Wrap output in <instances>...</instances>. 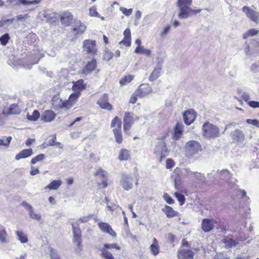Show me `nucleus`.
<instances>
[{"label":"nucleus","mask_w":259,"mask_h":259,"mask_svg":"<svg viewBox=\"0 0 259 259\" xmlns=\"http://www.w3.org/2000/svg\"><path fill=\"white\" fill-rule=\"evenodd\" d=\"M250 70L253 72H259V62L252 64L250 67Z\"/></svg>","instance_id":"nucleus-57"},{"label":"nucleus","mask_w":259,"mask_h":259,"mask_svg":"<svg viewBox=\"0 0 259 259\" xmlns=\"http://www.w3.org/2000/svg\"><path fill=\"white\" fill-rule=\"evenodd\" d=\"M163 198L166 202L168 204H171L174 203V199L166 193L163 195Z\"/></svg>","instance_id":"nucleus-59"},{"label":"nucleus","mask_w":259,"mask_h":259,"mask_svg":"<svg viewBox=\"0 0 259 259\" xmlns=\"http://www.w3.org/2000/svg\"><path fill=\"white\" fill-rule=\"evenodd\" d=\"M130 151L125 149H122L120 150L118 159L120 161L127 160L130 159Z\"/></svg>","instance_id":"nucleus-28"},{"label":"nucleus","mask_w":259,"mask_h":259,"mask_svg":"<svg viewBox=\"0 0 259 259\" xmlns=\"http://www.w3.org/2000/svg\"><path fill=\"white\" fill-rule=\"evenodd\" d=\"M49 251L51 259H62L56 249L51 247Z\"/></svg>","instance_id":"nucleus-38"},{"label":"nucleus","mask_w":259,"mask_h":259,"mask_svg":"<svg viewBox=\"0 0 259 259\" xmlns=\"http://www.w3.org/2000/svg\"><path fill=\"white\" fill-rule=\"evenodd\" d=\"M151 252L154 255H156L158 254L159 246L158 244H152L150 247Z\"/></svg>","instance_id":"nucleus-49"},{"label":"nucleus","mask_w":259,"mask_h":259,"mask_svg":"<svg viewBox=\"0 0 259 259\" xmlns=\"http://www.w3.org/2000/svg\"><path fill=\"white\" fill-rule=\"evenodd\" d=\"M52 104L55 109L58 110L67 107V103L64 102L57 96H54L52 99Z\"/></svg>","instance_id":"nucleus-15"},{"label":"nucleus","mask_w":259,"mask_h":259,"mask_svg":"<svg viewBox=\"0 0 259 259\" xmlns=\"http://www.w3.org/2000/svg\"><path fill=\"white\" fill-rule=\"evenodd\" d=\"M163 211L168 218H173L177 216L178 214V213L175 211L171 207L167 205L165 206L163 209Z\"/></svg>","instance_id":"nucleus-29"},{"label":"nucleus","mask_w":259,"mask_h":259,"mask_svg":"<svg viewBox=\"0 0 259 259\" xmlns=\"http://www.w3.org/2000/svg\"><path fill=\"white\" fill-rule=\"evenodd\" d=\"M91 218V217L90 215L84 216L80 218L75 222L72 223L73 235V240L78 247L80 245L81 242V230L79 227V225L80 223H83L88 222Z\"/></svg>","instance_id":"nucleus-3"},{"label":"nucleus","mask_w":259,"mask_h":259,"mask_svg":"<svg viewBox=\"0 0 259 259\" xmlns=\"http://www.w3.org/2000/svg\"><path fill=\"white\" fill-rule=\"evenodd\" d=\"M134 52L137 54H142L147 56H149L151 54V51L149 49L144 48L143 46L137 47L135 50Z\"/></svg>","instance_id":"nucleus-34"},{"label":"nucleus","mask_w":259,"mask_h":259,"mask_svg":"<svg viewBox=\"0 0 259 259\" xmlns=\"http://www.w3.org/2000/svg\"><path fill=\"white\" fill-rule=\"evenodd\" d=\"M73 30L75 32V35L82 34L85 30L86 26L82 24L80 21H75L74 24L72 25Z\"/></svg>","instance_id":"nucleus-22"},{"label":"nucleus","mask_w":259,"mask_h":259,"mask_svg":"<svg viewBox=\"0 0 259 259\" xmlns=\"http://www.w3.org/2000/svg\"><path fill=\"white\" fill-rule=\"evenodd\" d=\"M202 136L207 139H214L221 136V132L218 126L209 122L203 123L202 127Z\"/></svg>","instance_id":"nucleus-2"},{"label":"nucleus","mask_w":259,"mask_h":259,"mask_svg":"<svg viewBox=\"0 0 259 259\" xmlns=\"http://www.w3.org/2000/svg\"><path fill=\"white\" fill-rule=\"evenodd\" d=\"M18 2L23 5H30L33 4H37L40 2V0L26 1V0H18Z\"/></svg>","instance_id":"nucleus-46"},{"label":"nucleus","mask_w":259,"mask_h":259,"mask_svg":"<svg viewBox=\"0 0 259 259\" xmlns=\"http://www.w3.org/2000/svg\"><path fill=\"white\" fill-rule=\"evenodd\" d=\"M258 33V31L255 29H251L248 30L246 32H245L243 35V39H246L249 36H253L256 35Z\"/></svg>","instance_id":"nucleus-41"},{"label":"nucleus","mask_w":259,"mask_h":259,"mask_svg":"<svg viewBox=\"0 0 259 259\" xmlns=\"http://www.w3.org/2000/svg\"><path fill=\"white\" fill-rule=\"evenodd\" d=\"M131 38L124 37L123 39L120 42V44H124L126 47H130L131 45Z\"/></svg>","instance_id":"nucleus-62"},{"label":"nucleus","mask_w":259,"mask_h":259,"mask_svg":"<svg viewBox=\"0 0 259 259\" xmlns=\"http://www.w3.org/2000/svg\"><path fill=\"white\" fill-rule=\"evenodd\" d=\"M97 67V61L95 59H93L91 61L88 62L85 67L82 69V72L85 74H90L95 70Z\"/></svg>","instance_id":"nucleus-17"},{"label":"nucleus","mask_w":259,"mask_h":259,"mask_svg":"<svg viewBox=\"0 0 259 259\" xmlns=\"http://www.w3.org/2000/svg\"><path fill=\"white\" fill-rule=\"evenodd\" d=\"M196 115L195 112L192 110H188L183 114V118L185 123L187 125H190L194 121Z\"/></svg>","instance_id":"nucleus-13"},{"label":"nucleus","mask_w":259,"mask_h":259,"mask_svg":"<svg viewBox=\"0 0 259 259\" xmlns=\"http://www.w3.org/2000/svg\"><path fill=\"white\" fill-rule=\"evenodd\" d=\"M122 122L121 119L117 116H115L112 120L111 127L116 130L121 129Z\"/></svg>","instance_id":"nucleus-31"},{"label":"nucleus","mask_w":259,"mask_h":259,"mask_svg":"<svg viewBox=\"0 0 259 259\" xmlns=\"http://www.w3.org/2000/svg\"><path fill=\"white\" fill-rule=\"evenodd\" d=\"M85 85L83 83V80L82 79H79L75 82H73L72 86V90L74 92H78L80 93L81 91L85 89Z\"/></svg>","instance_id":"nucleus-27"},{"label":"nucleus","mask_w":259,"mask_h":259,"mask_svg":"<svg viewBox=\"0 0 259 259\" xmlns=\"http://www.w3.org/2000/svg\"><path fill=\"white\" fill-rule=\"evenodd\" d=\"M95 175L100 176L103 178H106L107 177V173L106 171L100 168L96 170Z\"/></svg>","instance_id":"nucleus-54"},{"label":"nucleus","mask_w":259,"mask_h":259,"mask_svg":"<svg viewBox=\"0 0 259 259\" xmlns=\"http://www.w3.org/2000/svg\"><path fill=\"white\" fill-rule=\"evenodd\" d=\"M113 132L114 135L116 142L118 144L121 143L122 141V135L121 129L116 130V128L113 129Z\"/></svg>","instance_id":"nucleus-33"},{"label":"nucleus","mask_w":259,"mask_h":259,"mask_svg":"<svg viewBox=\"0 0 259 259\" xmlns=\"http://www.w3.org/2000/svg\"><path fill=\"white\" fill-rule=\"evenodd\" d=\"M154 153L157 156H160V159L165 158L168 155V151L163 139L159 140L157 142L155 148Z\"/></svg>","instance_id":"nucleus-7"},{"label":"nucleus","mask_w":259,"mask_h":259,"mask_svg":"<svg viewBox=\"0 0 259 259\" xmlns=\"http://www.w3.org/2000/svg\"><path fill=\"white\" fill-rule=\"evenodd\" d=\"M80 93L78 92H75L70 95L69 97V100L70 102H73L75 101L79 96Z\"/></svg>","instance_id":"nucleus-58"},{"label":"nucleus","mask_w":259,"mask_h":259,"mask_svg":"<svg viewBox=\"0 0 259 259\" xmlns=\"http://www.w3.org/2000/svg\"><path fill=\"white\" fill-rule=\"evenodd\" d=\"M175 195L176 197L177 198L178 200L179 201L180 205H182L184 203L185 201V198L184 195L178 192H175Z\"/></svg>","instance_id":"nucleus-50"},{"label":"nucleus","mask_w":259,"mask_h":259,"mask_svg":"<svg viewBox=\"0 0 259 259\" xmlns=\"http://www.w3.org/2000/svg\"><path fill=\"white\" fill-rule=\"evenodd\" d=\"M14 19H2L0 20V27H3L6 28L10 25L12 24L13 22Z\"/></svg>","instance_id":"nucleus-42"},{"label":"nucleus","mask_w":259,"mask_h":259,"mask_svg":"<svg viewBox=\"0 0 259 259\" xmlns=\"http://www.w3.org/2000/svg\"><path fill=\"white\" fill-rule=\"evenodd\" d=\"M10 36L9 34L5 33L4 35L0 37L1 44L3 46H5L7 45Z\"/></svg>","instance_id":"nucleus-45"},{"label":"nucleus","mask_w":259,"mask_h":259,"mask_svg":"<svg viewBox=\"0 0 259 259\" xmlns=\"http://www.w3.org/2000/svg\"><path fill=\"white\" fill-rule=\"evenodd\" d=\"M162 60L158 61L156 66L149 77L150 81H154L159 77L162 68Z\"/></svg>","instance_id":"nucleus-14"},{"label":"nucleus","mask_w":259,"mask_h":259,"mask_svg":"<svg viewBox=\"0 0 259 259\" xmlns=\"http://www.w3.org/2000/svg\"><path fill=\"white\" fill-rule=\"evenodd\" d=\"M214 227L213 220L208 219H203L201 223V228L205 232H208L211 231Z\"/></svg>","instance_id":"nucleus-16"},{"label":"nucleus","mask_w":259,"mask_h":259,"mask_svg":"<svg viewBox=\"0 0 259 259\" xmlns=\"http://www.w3.org/2000/svg\"><path fill=\"white\" fill-rule=\"evenodd\" d=\"M174 162L171 159H167L166 161V167L170 169L174 166Z\"/></svg>","instance_id":"nucleus-63"},{"label":"nucleus","mask_w":259,"mask_h":259,"mask_svg":"<svg viewBox=\"0 0 259 259\" xmlns=\"http://www.w3.org/2000/svg\"><path fill=\"white\" fill-rule=\"evenodd\" d=\"M208 177L210 182H213L219 180H227L230 177V173L228 170L224 169L221 171H212L208 174Z\"/></svg>","instance_id":"nucleus-6"},{"label":"nucleus","mask_w":259,"mask_h":259,"mask_svg":"<svg viewBox=\"0 0 259 259\" xmlns=\"http://www.w3.org/2000/svg\"><path fill=\"white\" fill-rule=\"evenodd\" d=\"M189 175H193V179L197 183H205V177L204 174L198 172H192L191 171L189 172Z\"/></svg>","instance_id":"nucleus-25"},{"label":"nucleus","mask_w":259,"mask_h":259,"mask_svg":"<svg viewBox=\"0 0 259 259\" xmlns=\"http://www.w3.org/2000/svg\"><path fill=\"white\" fill-rule=\"evenodd\" d=\"M101 252V256L104 259H114V256L110 252L105 249V248H102L100 249Z\"/></svg>","instance_id":"nucleus-35"},{"label":"nucleus","mask_w":259,"mask_h":259,"mask_svg":"<svg viewBox=\"0 0 259 259\" xmlns=\"http://www.w3.org/2000/svg\"><path fill=\"white\" fill-rule=\"evenodd\" d=\"M9 237L6 230L3 227H2V228L0 229V242L2 244H6L9 243Z\"/></svg>","instance_id":"nucleus-26"},{"label":"nucleus","mask_w":259,"mask_h":259,"mask_svg":"<svg viewBox=\"0 0 259 259\" xmlns=\"http://www.w3.org/2000/svg\"><path fill=\"white\" fill-rule=\"evenodd\" d=\"M62 24L66 26H69L73 23V17H60Z\"/></svg>","instance_id":"nucleus-43"},{"label":"nucleus","mask_w":259,"mask_h":259,"mask_svg":"<svg viewBox=\"0 0 259 259\" xmlns=\"http://www.w3.org/2000/svg\"><path fill=\"white\" fill-rule=\"evenodd\" d=\"M194 253L191 250L182 249L178 252V258L192 259Z\"/></svg>","instance_id":"nucleus-19"},{"label":"nucleus","mask_w":259,"mask_h":259,"mask_svg":"<svg viewBox=\"0 0 259 259\" xmlns=\"http://www.w3.org/2000/svg\"><path fill=\"white\" fill-rule=\"evenodd\" d=\"M224 246L228 249L235 247L238 244V242L233 240L228 236H225L222 240Z\"/></svg>","instance_id":"nucleus-20"},{"label":"nucleus","mask_w":259,"mask_h":259,"mask_svg":"<svg viewBox=\"0 0 259 259\" xmlns=\"http://www.w3.org/2000/svg\"><path fill=\"white\" fill-rule=\"evenodd\" d=\"M182 132V131L181 130V127H180L178 125H177L175 129V134L174 135V138L175 140H178L180 138Z\"/></svg>","instance_id":"nucleus-56"},{"label":"nucleus","mask_w":259,"mask_h":259,"mask_svg":"<svg viewBox=\"0 0 259 259\" xmlns=\"http://www.w3.org/2000/svg\"><path fill=\"white\" fill-rule=\"evenodd\" d=\"M40 117V114L39 112L36 110H35L32 115L27 114V118L28 120L30 121H36L39 117Z\"/></svg>","instance_id":"nucleus-36"},{"label":"nucleus","mask_w":259,"mask_h":259,"mask_svg":"<svg viewBox=\"0 0 259 259\" xmlns=\"http://www.w3.org/2000/svg\"><path fill=\"white\" fill-rule=\"evenodd\" d=\"M20 112V110L16 104H12L8 108H5L3 110V114L5 115L10 114H17Z\"/></svg>","instance_id":"nucleus-21"},{"label":"nucleus","mask_w":259,"mask_h":259,"mask_svg":"<svg viewBox=\"0 0 259 259\" xmlns=\"http://www.w3.org/2000/svg\"><path fill=\"white\" fill-rule=\"evenodd\" d=\"M113 56V54L110 51L106 50L104 53V59L107 61H109Z\"/></svg>","instance_id":"nucleus-55"},{"label":"nucleus","mask_w":259,"mask_h":259,"mask_svg":"<svg viewBox=\"0 0 259 259\" xmlns=\"http://www.w3.org/2000/svg\"><path fill=\"white\" fill-rule=\"evenodd\" d=\"M12 137H3L2 139H0V146H4L8 147L12 140Z\"/></svg>","instance_id":"nucleus-37"},{"label":"nucleus","mask_w":259,"mask_h":259,"mask_svg":"<svg viewBox=\"0 0 259 259\" xmlns=\"http://www.w3.org/2000/svg\"><path fill=\"white\" fill-rule=\"evenodd\" d=\"M44 158L45 155L44 154H38L31 159V163L34 164L37 162L42 161Z\"/></svg>","instance_id":"nucleus-47"},{"label":"nucleus","mask_w":259,"mask_h":259,"mask_svg":"<svg viewBox=\"0 0 259 259\" xmlns=\"http://www.w3.org/2000/svg\"><path fill=\"white\" fill-rule=\"evenodd\" d=\"M185 17H179V19L178 20H174L171 21V25L175 27V28L184 24V22L183 21V19Z\"/></svg>","instance_id":"nucleus-48"},{"label":"nucleus","mask_w":259,"mask_h":259,"mask_svg":"<svg viewBox=\"0 0 259 259\" xmlns=\"http://www.w3.org/2000/svg\"><path fill=\"white\" fill-rule=\"evenodd\" d=\"M192 0H178L177 6L180 10L178 16L196 15L200 12L201 9H193L190 7Z\"/></svg>","instance_id":"nucleus-1"},{"label":"nucleus","mask_w":259,"mask_h":259,"mask_svg":"<svg viewBox=\"0 0 259 259\" xmlns=\"http://www.w3.org/2000/svg\"><path fill=\"white\" fill-rule=\"evenodd\" d=\"M16 234L18 237V239L22 243H26L28 242V238L26 234L24 232L21 231H17Z\"/></svg>","instance_id":"nucleus-32"},{"label":"nucleus","mask_w":259,"mask_h":259,"mask_svg":"<svg viewBox=\"0 0 259 259\" xmlns=\"http://www.w3.org/2000/svg\"><path fill=\"white\" fill-rule=\"evenodd\" d=\"M103 248H105L106 250L109 249L115 248L117 250H120V247L116 243L112 244H107L106 243L104 245V247Z\"/></svg>","instance_id":"nucleus-51"},{"label":"nucleus","mask_w":259,"mask_h":259,"mask_svg":"<svg viewBox=\"0 0 259 259\" xmlns=\"http://www.w3.org/2000/svg\"><path fill=\"white\" fill-rule=\"evenodd\" d=\"M134 78L133 75H127L125 76L122 79H121L119 83L121 85H125L127 83L130 82Z\"/></svg>","instance_id":"nucleus-44"},{"label":"nucleus","mask_w":259,"mask_h":259,"mask_svg":"<svg viewBox=\"0 0 259 259\" xmlns=\"http://www.w3.org/2000/svg\"><path fill=\"white\" fill-rule=\"evenodd\" d=\"M33 154L32 149H26L22 150L15 156V159L19 160L21 159L26 158Z\"/></svg>","instance_id":"nucleus-23"},{"label":"nucleus","mask_w":259,"mask_h":259,"mask_svg":"<svg viewBox=\"0 0 259 259\" xmlns=\"http://www.w3.org/2000/svg\"><path fill=\"white\" fill-rule=\"evenodd\" d=\"M83 49L87 53L95 55L97 54V49L95 40L85 39L83 41Z\"/></svg>","instance_id":"nucleus-9"},{"label":"nucleus","mask_w":259,"mask_h":259,"mask_svg":"<svg viewBox=\"0 0 259 259\" xmlns=\"http://www.w3.org/2000/svg\"><path fill=\"white\" fill-rule=\"evenodd\" d=\"M98 226L101 230L109 234L112 237H116V234L114 231L113 230L110 225L106 223L101 222L98 224Z\"/></svg>","instance_id":"nucleus-18"},{"label":"nucleus","mask_w":259,"mask_h":259,"mask_svg":"<svg viewBox=\"0 0 259 259\" xmlns=\"http://www.w3.org/2000/svg\"><path fill=\"white\" fill-rule=\"evenodd\" d=\"M152 92V89L148 84H142L135 92V95L139 96V97H144Z\"/></svg>","instance_id":"nucleus-11"},{"label":"nucleus","mask_w":259,"mask_h":259,"mask_svg":"<svg viewBox=\"0 0 259 259\" xmlns=\"http://www.w3.org/2000/svg\"><path fill=\"white\" fill-rule=\"evenodd\" d=\"M202 150L201 145L195 141H190L186 145V155L188 157H192L198 154Z\"/></svg>","instance_id":"nucleus-4"},{"label":"nucleus","mask_w":259,"mask_h":259,"mask_svg":"<svg viewBox=\"0 0 259 259\" xmlns=\"http://www.w3.org/2000/svg\"><path fill=\"white\" fill-rule=\"evenodd\" d=\"M90 16H100L95 7H92L90 9Z\"/></svg>","instance_id":"nucleus-61"},{"label":"nucleus","mask_w":259,"mask_h":259,"mask_svg":"<svg viewBox=\"0 0 259 259\" xmlns=\"http://www.w3.org/2000/svg\"><path fill=\"white\" fill-rule=\"evenodd\" d=\"M62 182L61 180H54L49 185L45 187V189L50 190H57L62 185Z\"/></svg>","instance_id":"nucleus-30"},{"label":"nucleus","mask_w":259,"mask_h":259,"mask_svg":"<svg viewBox=\"0 0 259 259\" xmlns=\"http://www.w3.org/2000/svg\"><path fill=\"white\" fill-rule=\"evenodd\" d=\"M56 117L55 113L51 110L45 111L41 115V118L45 122H51Z\"/></svg>","instance_id":"nucleus-24"},{"label":"nucleus","mask_w":259,"mask_h":259,"mask_svg":"<svg viewBox=\"0 0 259 259\" xmlns=\"http://www.w3.org/2000/svg\"><path fill=\"white\" fill-rule=\"evenodd\" d=\"M242 11L247 15V16H256L255 12L247 6H244L242 8Z\"/></svg>","instance_id":"nucleus-40"},{"label":"nucleus","mask_w":259,"mask_h":259,"mask_svg":"<svg viewBox=\"0 0 259 259\" xmlns=\"http://www.w3.org/2000/svg\"><path fill=\"white\" fill-rule=\"evenodd\" d=\"M119 9L122 13L126 16L131 15L133 12V9L132 8L127 9L124 7H120Z\"/></svg>","instance_id":"nucleus-52"},{"label":"nucleus","mask_w":259,"mask_h":259,"mask_svg":"<svg viewBox=\"0 0 259 259\" xmlns=\"http://www.w3.org/2000/svg\"><path fill=\"white\" fill-rule=\"evenodd\" d=\"M248 104L252 108H259V102L255 101H248Z\"/></svg>","instance_id":"nucleus-64"},{"label":"nucleus","mask_w":259,"mask_h":259,"mask_svg":"<svg viewBox=\"0 0 259 259\" xmlns=\"http://www.w3.org/2000/svg\"><path fill=\"white\" fill-rule=\"evenodd\" d=\"M97 103L102 109L108 111H111L112 109V106L109 103L108 95L106 94H103Z\"/></svg>","instance_id":"nucleus-12"},{"label":"nucleus","mask_w":259,"mask_h":259,"mask_svg":"<svg viewBox=\"0 0 259 259\" xmlns=\"http://www.w3.org/2000/svg\"><path fill=\"white\" fill-rule=\"evenodd\" d=\"M139 117L133 113L126 112L124 113L123 117V131L125 133L131 129L134 122L139 119Z\"/></svg>","instance_id":"nucleus-5"},{"label":"nucleus","mask_w":259,"mask_h":259,"mask_svg":"<svg viewBox=\"0 0 259 259\" xmlns=\"http://www.w3.org/2000/svg\"><path fill=\"white\" fill-rule=\"evenodd\" d=\"M230 136L234 143L242 144L245 140L244 133L239 128L231 132Z\"/></svg>","instance_id":"nucleus-10"},{"label":"nucleus","mask_w":259,"mask_h":259,"mask_svg":"<svg viewBox=\"0 0 259 259\" xmlns=\"http://www.w3.org/2000/svg\"><path fill=\"white\" fill-rule=\"evenodd\" d=\"M170 29V25H167L163 28L160 34V36L162 38H165L169 32Z\"/></svg>","instance_id":"nucleus-53"},{"label":"nucleus","mask_w":259,"mask_h":259,"mask_svg":"<svg viewBox=\"0 0 259 259\" xmlns=\"http://www.w3.org/2000/svg\"><path fill=\"white\" fill-rule=\"evenodd\" d=\"M133 178L131 175L123 174L121 175L120 184L125 191H128L133 188Z\"/></svg>","instance_id":"nucleus-8"},{"label":"nucleus","mask_w":259,"mask_h":259,"mask_svg":"<svg viewBox=\"0 0 259 259\" xmlns=\"http://www.w3.org/2000/svg\"><path fill=\"white\" fill-rule=\"evenodd\" d=\"M246 122L249 124H252L259 128V121L256 119H248L246 120Z\"/></svg>","instance_id":"nucleus-60"},{"label":"nucleus","mask_w":259,"mask_h":259,"mask_svg":"<svg viewBox=\"0 0 259 259\" xmlns=\"http://www.w3.org/2000/svg\"><path fill=\"white\" fill-rule=\"evenodd\" d=\"M30 218L34 220L39 221L41 220V214L40 213H36L34 211L33 209L29 212Z\"/></svg>","instance_id":"nucleus-39"}]
</instances>
